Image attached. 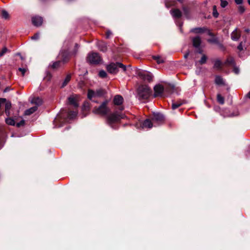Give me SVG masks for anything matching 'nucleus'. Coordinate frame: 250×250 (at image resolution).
I'll return each instance as SVG.
<instances>
[{"label": "nucleus", "instance_id": "5", "mask_svg": "<svg viewBox=\"0 0 250 250\" xmlns=\"http://www.w3.org/2000/svg\"><path fill=\"white\" fill-rule=\"evenodd\" d=\"M86 60L90 64H97L101 62L102 59L98 53L92 52L88 54Z\"/></svg>", "mask_w": 250, "mask_h": 250}, {"label": "nucleus", "instance_id": "58", "mask_svg": "<svg viewBox=\"0 0 250 250\" xmlns=\"http://www.w3.org/2000/svg\"><path fill=\"white\" fill-rule=\"evenodd\" d=\"M247 95L249 97V98L250 99V92Z\"/></svg>", "mask_w": 250, "mask_h": 250}, {"label": "nucleus", "instance_id": "42", "mask_svg": "<svg viewBox=\"0 0 250 250\" xmlns=\"http://www.w3.org/2000/svg\"><path fill=\"white\" fill-rule=\"evenodd\" d=\"M245 11V9L244 6L240 5L238 7V11L240 14L243 13Z\"/></svg>", "mask_w": 250, "mask_h": 250}, {"label": "nucleus", "instance_id": "19", "mask_svg": "<svg viewBox=\"0 0 250 250\" xmlns=\"http://www.w3.org/2000/svg\"><path fill=\"white\" fill-rule=\"evenodd\" d=\"M192 42H193V45L195 47L198 48L200 46L201 42L200 38L198 36L193 38L192 39Z\"/></svg>", "mask_w": 250, "mask_h": 250}, {"label": "nucleus", "instance_id": "7", "mask_svg": "<svg viewBox=\"0 0 250 250\" xmlns=\"http://www.w3.org/2000/svg\"><path fill=\"white\" fill-rule=\"evenodd\" d=\"M137 74L142 79L145 81L150 82L152 80L153 77L152 74L147 71L143 70H139L137 72Z\"/></svg>", "mask_w": 250, "mask_h": 250}, {"label": "nucleus", "instance_id": "44", "mask_svg": "<svg viewBox=\"0 0 250 250\" xmlns=\"http://www.w3.org/2000/svg\"><path fill=\"white\" fill-rule=\"evenodd\" d=\"M24 124H25V121L24 120H22L20 122L16 124V126L17 127H20L21 126L24 125Z\"/></svg>", "mask_w": 250, "mask_h": 250}, {"label": "nucleus", "instance_id": "33", "mask_svg": "<svg viewBox=\"0 0 250 250\" xmlns=\"http://www.w3.org/2000/svg\"><path fill=\"white\" fill-rule=\"evenodd\" d=\"M204 31V29L202 28H195L192 29L191 32H195L196 33H202Z\"/></svg>", "mask_w": 250, "mask_h": 250}, {"label": "nucleus", "instance_id": "56", "mask_svg": "<svg viewBox=\"0 0 250 250\" xmlns=\"http://www.w3.org/2000/svg\"><path fill=\"white\" fill-rule=\"evenodd\" d=\"M245 32H249L250 31V29H246L245 30Z\"/></svg>", "mask_w": 250, "mask_h": 250}, {"label": "nucleus", "instance_id": "4", "mask_svg": "<svg viewBox=\"0 0 250 250\" xmlns=\"http://www.w3.org/2000/svg\"><path fill=\"white\" fill-rule=\"evenodd\" d=\"M121 68L124 71L126 70V66L121 62L111 63L106 67L108 72L111 74H116L118 72V69Z\"/></svg>", "mask_w": 250, "mask_h": 250}, {"label": "nucleus", "instance_id": "38", "mask_svg": "<svg viewBox=\"0 0 250 250\" xmlns=\"http://www.w3.org/2000/svg\"><path fill=\"white\" fill-rule=\"evenodd\" d=\"M7 51L8 49L6 47L2 48V50L0 51V57L3 56Z\"/></svg>", "mask_w": 250, "mask_h": 250}, {"label": "nucleus", "instance_id": "21", "mask_svg": "<svg viewBox=\"0 0 250 250\" xmlns=\"http://www.w3.org/2000/svg\"><path fill=\"white\" fill-rule=\"evenodd\" d=\"M38 108L37 106H33L27 110H26L24 112V115H30L31 114L35 112L37 110Z\"/></svg>", "mask_w": 250, "mask_h": 250}, {"label": "nucleus", "instance_id": "52", "mask_svg": "<svg viewBox=\"0 0 250 250\" xmlns=\"http://www.w3.org/2000/svg\"><path fill=\"white\" fill-rule=\"evenodd\" d=\"M188 55H189V52H188L186 54H185L184 58L185 59H187L188 58Z\"/></svg>", "mask_w": 250, "mask_h": 250}, {"label": "nucleus", "instance_id": "25", "mask_svg": "<svg viewBox=\"0 0 250 250\" xmlns=\"http://www.w3.org/2000/svg\"><path fill=\"white\" fill-rule=\"evenodd\" d=\"M71 76L70 74H68L66 76V78H65L64 81L63 82V83H62V84L61 86V88H63L67 85V84L70 81V80L71 79Z\"/></svg>", "mask_w": 250, "mask_h": 250}, {"label": "nucleus", "instance_id": "61", "mask_svg": "<svg viewBox=\"0 0 250 250\" xmlns=\"http://www.w3.org/2000/svg\"><path fill=\"white\" fill-rule=\"evenodd\" d=\"M248 2L249 4L250 5V0H248Z\"/></svg>", "mask_w": 250, "mask_h": 250}, {"label": "nucleus", "instance_id": "8", "mask_svg": "<svg viewBox=\"0 0 250 250\" xmlns=\"http://www.w3.org/2000/svg\"><path fill=\"white\" fill-rule=\"evenodd\" d=\"M154 97H162L164 88L163 85L161 84H157L154 87Z\"/></svg>", "mask_w": 250, "mask_h": 250}, {"label": "nucleus", "instance_id": "18", "mask_svg": "<svg viewBox=\"0 0 250 250\" xmlns=\"http://www.w3.org/2000/svg\"><path fill=\"white\" fill-rule=\"evenodd\" d=\"M5 113L7 116L10 115V109L11 107V103L9 101H6L5 103Z\"/></svg>", "mask_w": 250, "mask_h": 250}, {"label": "nucleus", "instance_id": "23", "mask_svg": "<svg viewBox=\"0 0 250 250\" xmlns=\"http://www.w3.org/2000/svg\"><path fill=\"white\" fill-rule=\"evenodd\" d=\"M215 83L217 85H223L224 82L223 78L220 76H216L215 77Z\"/></svg>", "mask_w": 250, "mask_h": 250}, {"label": "nucleus", "instance_id": "22", "mask_svg": "<svg viewBox=\"0 0 250 250\" xmlns=\"http://www.w3.org/2000/svg\"><path fill=\"white\" fill-rule=\"evenodd\" d=\"M42 103V100L39 97L35 98L31 101V103L35 104L37 107L41 105Z\"/></svg>", "mask_w": 250, "mask_h": 250}, {"label": "nucleus", "instance_id": "59", "mask_svg": "<svg viewBox=\"0 0 250 250\" xmlns=\"http://www.w3.org/2000/svg\"><path fill=\"white\" fill-rule=\"evenodd\" d=\"M123 109H124V107H121L120 108V110H123Z\"/></svg>", "mask_w": 250, "mask_h": 250}, {"label": "nucleus", "instance_id": "50", "mask_svg": "<svg viewBox=\"0 0 250 250\" xmlns=\"http://www.w3.org/2000/svg\"><path fill=\"white\" fill-rule=\"evenodd\" d=\"M235 2L237 4H241L243 2V0H235Z\"/></svg>", "mask_w": 250, "mask_h": 250}, {"label": "nucleus", "instance_id": "41", "mask_svg": "<svg viewBox=\"0 0 250 250\" xmlns=\"http://www.w3.org/2000/svg\"><path fill=\"white\" fill-rule=\"evenodd\" d=\"M228 4V2L226 0H221V6L223 8L226 7Z\"/></svg>", "mask_w": 250, "mask_h": 250}, {"label": "nucleus", "instance_id": "11", "mask_svg": "<svg viewBox=\"0 0 250 250\" xmlns=\"http://www.w3.org/2000/svg\"><path fill=\"white\" fill-rule=\"evenodd\" d=\"M32 22L34 25L40 26L43 22L42 18L40 16H35L32 18Z\"/></svg>", "mask_w": 250, "mask_h": 250}, {"label": "nucleus", "instance_id": "14", "mask_svg": "<svg viewBox=\"0 0 250 250\" xmlns=\"http://www.w3.org/2000/svg\"><path fill=\"white\" fill-rule=\"evenodd\" d=\"M123 100V98L121 96L118 95L114 97L113 102L115 105H120L122 104Z\"/></svg>", "mask_w": 250, "mask_h": 250}, {"label": "nucleus", "instance_id": "32", "mask_svg": "<svg viewBox=\"0 0 250 250\" xmlns=\"http://www.w3.org/2000/svg\"><path fill=\"white\" fill-rule=\"evenodd\" d=\"M217 99L218 102L221 104H224V98L220 94H217Z\"/></svg>", "mask_w": 250, "mask_h": 250}, {"label": "nucleus", "instance_id": "28", "mask_svg": "<svg viewBox=\"0 0 250 250\" xmlns=\"http://www.w3.org/2000/svg\"><path fill=\"white\" fill-rule=\"evenodd\" d=\"M5 122L8 125H15V121L11 118H6Z\"/></svg>", "mask_w": 250, "mask_h": 250}, {"label": "nucleus", "instance_id": "36", "mask_svg": "<svg viewBox=\"0 0 250 250\" xmlns=\"http://www.w3.org/2000/svg\"><path fill=\"white\" fill-rule=\"evenodd\" d=\"M106 75H107V74L105 71L102 70H101L99 71V76L100 77L104 78L106 77Z\"/></svg>", "mask_w": 250, "mask_h": 250}, {"label": "nucleus", "instance_id": "34", "mask_svg": "<svg viewBox=\"0 0 250 250\" xmlns=\"http://www.w3.org/2000/svg\"><path fill=\"white\" fill-rule=\"evenodd\" d=\"M1 16L5 19H7L9 18V14L6 10H2L1 11Z\"/></svg>", "mask_w": 250, "mask_h": 250}, {"label": "nucleus", "instance_id": "3", "mask_svg": "<svg viewBox=\"0 0 250 250\" xmlns=\"http://www.w3.org/2000/svg\"><path fill=\"white\" fill-rule=\"evenodd\" d=\"M151 95L150 88L146 85L140 86L137 89L136 97L141 102H145Z\"/></svg>", "mask_w": 250, "mask_h": 250}, {"label": "nucleus", "instance_id": "24", "mask_svg": "<svg viewBox=\"0 0 250 250\" xmlns=\"http://www.w3.org/2000/svg\"><path fill=\"white\" fill-rule=\"evenodd\" d=\"M225 64L227 65H231V66H234L235 65V62L234 60L232 57H229L227 59V60L225 62Z\"/></svg>", "mask_w": 250, "mask_h": 250}, {"label": "nucleus", "instance_id": "20", "mask_svg": "<svg viewBox=\"0 0 250 250\" xmlns=\"http://www.w3.org/2000/svg\"><path fill=\"white\" fill-rule=\"evenodd\" d=\"M68 103L69 104L73 105L74 107H78V104L77 103L76 98L74 96H70L68 98Z\"/></svg>", "mask_w": 250, "mask_h": 250}, {"label": "nucleus", "instance_id": "6", "mask_svg": "<svg viewBox=\"0 0 250 250\" xmlns=\"http://www.w3.org/2000/svg\"><path fill=\"white\" fill-rule=\"evenodd\" d=\"M107 102H104L98 107H95L93 109V112L95 114L105 115L109 111V108L107 107Z\"/></svg>", "mask_w": 250, "mask_h": 250}, {"label": "nucleus", "instance_id": "12", "mask_svg": "<svg viewBox=\"0 0 250 250\" xmlns=\"http://www.w3.org/2000/svg\"><path fill=\"white\" fill-rule=\"evenodd\" d=\"M153 126V124L149 119H146L140 125V128L142 129H150Z\"/></svg>", "mask_w": 250, "mask_h": 250}, {"label": "nucleus", "instance_id": "40", "mask_svg": "<svg viewBox=\"0 0 250 250\" xmlns=\"http://www.w3.org/2000/svg\"><path fill=\"white\" fill-rule=\"evenodd\" d=\"M90 108V105L88 102H84L83 104V109L84 110L89 109Z\"/></svg>", "mask_w": 250, "mask_h": 250}, {"label": "nucleus", "instance_id": "15", "mask_svg": "<svg viewBox=\"0 0 250 250\" xmlns=\"http://www.w3.org/2000/svg\"><path fill=\"white\" fill-rule=\"evenodd\" d=\"M99 49L102 52H106L107 50L106 43L103 42H99L97 43Z\"/></svg>", "mask_w": 250, "mask_h": 250}, {"label": "nucleus", "instance_id": "62", "mask_svg": "<svg viewBox=\"0 0 250 250\" xmlns=\"http://www.w3.org/2000/svg\"><path fill=\"white\" fill-rule=\"evenodd\" d=\"M74 54H76V51H75V52H74Z\"/></svg>", "mask_w": 250, "mask_h": 250}, {"label": "nucleus", "instance_id": "17", "mask_svg": "<svg viewBox=\"0 0 250 250\" xmlns=\"http://www.w3.org/2000/svg\"><path fill=\"white\" fill-rule=\"evenodd\" d=\"M240 37V34L237 30V28L232 32L231 34V38L233 41H237Z\"/></svg>", "mask_w": 250, "mask_h": 250}, {"label": "nucleus", "instance_id": "29", "mask_svg": "<svg viewBox=\"0 0 250 250\" xmlns=\"http://www.w3.org/2000/svg\"><path fill=\"white\" fill-rule=\"evenodd\" d=\"M221 65H222L221 62L219 60H217L214 62V68L219 69L221 67Z\"/></svg>", "mask_w": 250, "mask_h": 250}, {"label": "nucleus", "instance_id": "43", "mask_svg": "<svg viewBox=\"0 0 250 250\" xmlns=\"http://www.w3.org/2000/svg\"><path fill=\"white\" fill-rule=\"evenodd\" d=\"M183 10L184 11V14L185 15L186 17L187 18H188V9L187 8H186V7H183Z\"/></svg>", "mask_w": 250, "mask_h": 250}, {"label": "nucleus", "instance_id": "46", "mask_svg": "<svg viewBox=\"0 0 250 250\" xmlns=\"http://www.w3.org/2000/svg\"><path fill=\"white\" fill-rule=\"evenodd\" d=\"M19 70L21 72L22 75L24 76V74H25V72L26 71V69L25 68H21V67H20V68H19Z\"/></svg>", "mask_w": 250, "mask_h": 250}, {"label": "nucleus", "instance_id": "31", "mask_svg": "<svg viewBox=\"0 0 250 250\" xmlns=\"http://www.w3.org/2000/svg\"><path fill=\"white\" fill-rule=\"evenodd\" d=\"M153 59L156 61L158 64L162 63L164 62V59L159 56H154Z\"/></svg>", "mask_w": 250, "mask_h": 250}, {"label": "nucleus", "instance_id": "35", "mask_svg": "<svg viewBox=\"0 0 250 250\" xmlns=\"http://www.w3.org/2000/svg\"><path fill=\"white\" fill-rule=\"evenodd\" d=\"M213 15L215 18H217L219 16V14L216 10V6L215 5L213 7Z\"/></svg>", "mask_w": 250, "mask_h": 250}, {"label": "nucleus", "instance_id": "27", "mask_svg": "<svg viewBox=\"0 0 250 250\" xmlns=\"http://www.w3.org/2000/svg\"><path fill=\"white\" fill-rule=\"evenodd\" d=\"M207 60V57L205 55H203L199 62H195V65H197L199 63L200 64H204L206 62Z\"/></svg>", "mask_w": 250, "mask_h": 250}, {"label": "nucleus", "instance_id": "1", "mask_svg": "<svg viewBox=\"0 0 250 250\" xmlns=\"http://www.w3.org/2000/svg\"><path fill=\"white\" fill-rule=\"evenodd\" d=\"M77 115V112L76 111H68L66 109H62L53 121V127L59 128L62 126L63 124L73 119Z\"/></svg>", "mask_w": 250, "mask_h": 250}, {"label": "nucleus", "instance_id": "47", "mask_svg": "<svg viewBox=\"0 0 250 250\" xmlns=\"http://www.w3.org/2000/svg\"><path fill=\"white\" fill-rule=\"evenodd\" d=\"M237 48L238 50H239L240 51H242L243 49V42H241L238 45V47H237Z\"/></svg>", "mask_w": 250, "mask_h": 250}, {"label": "nucleus", "instance_id": "45", "mask_svg": "<svg viewBox=\"0 0 250 250\" xmlns=\"http://www.w3.org/2000/svg\"><path fill=\"white\" fill-rule=\"evenodd\" d=\"M39 37H40V34H39V33H37L35 34L34 36H32L31 37V39L32 40H37L39 39Z\"/></svg>", "mask_w": 250, "mask_h": 250}, {"label": "nucleus", "instance_id": "26", "mask_svg": "<svg viewBox=\"0 0 250 250\" xmlns=\"http://www.w3.org/2000/svg\"><path fill=\"white\" fill-rule=\"evenodd\" d=\"M183 104V103L181 101H178L177 102H174L173 101H172V109H173V110L176 109V108H178L181 105H182Z\"/></svg>", "mask_w": 250, "mask_h": 250}, {"label": "nucleus", "instance_id": "51", "mask_svg": "<svg viewBox=\"0 0 250 250\" xmlns=\"http://www.w3.org/2000/svg\"><path fill=\"white\" fill-rule=\"evenodd\" d=\"M47 77L48 78V80H50V79H51V74L48 72V73H47Z\"/></svg>", "mask_w": 250, "mask_h": 250}, {"label": "nucleus", "instance_id": "30", "mask_svg": "<svg viewBox=\"0 0 250 250\" xmlns=\"http://www.w3.org/2000/svg\"><path fill=\"white\" fill-rule=\"evenodd\" d=\"M61 63V61H57L53 62L52 64H50L49 66H50L53 69H56L60 67V64Z\"/></svg>", "mask_w": 250, "mask_h": 250}, {"label": "nucleus", "instance_id": "57", "mask_svg": "<svg viewBox=\"0 0 250 250\" xmlns=\"http://www.w3.org/2000/svg\"><path fill=\"white\" fill-rule=\"evenodd\" d=\"M75 47H76L77 49H78V48H79V46H78V44H77V43H76V44H75Z\"/></svg>", "mask_w": 250, "mask_h": 250}, {"label": "nucleus", "instance_id": "9", "mask_svg": "<svg viewBox=\"0 0 250 250\" xmlns=\"http://www.w3.org/2000/svg\"><path fill=\"white\" fill-rule=\"evenodd\" d=\"M59 57L61 59V62H62L63 63L67 62L70 58L68 51L63 50H62L60 52L59 54Z\"/></svg>", "mask_w": 250, "mask_h": 250}, {"label": "nucleus", "instance_id": "54", "mask_svg": "<svg viewBox=\"0 0 250 250\" xmlns=\"http://www.w3.org/2000/svg\"><path fill=\"white\" fill-rule=\"evenodd\" d=\"M208 41L209 42H216V40H209Z\"/></svg>", "mask_w": 250, "mask_h": 250}, {"label": "nucleus", "instance_id": "39", "mask_svg": "<svg viewBox=\"0 0 250 250\" xmlns=\"http://www.w3.org/2000/svg\"><path fill=\"white\" fill-rule=\"evenodd\" d=\"M95 92L96 93L97 97L103 96L104 93V90L102 89H98L95 91Z\"/></svg>", "mask_w": 250, "mask_h": 250}, {"label": "nucleus", "instance_id": "10", "mask_svg": "<svg viewBox=\"0 0 250 250\" xmlns=\"http://www.w3.org/2000/svg\"><path fill=\"white\" fill-rule=\"evenodd\" d=\"M152 120L154 123L161 124L164 121V116L160 113H154Z\"/></svg>", "mask_w": 250, "mask_h": 250}, {"label": "nucleus", "instance_id": "53", "mask_svg": "<svg viewBox=\"0 0 250 250\" xmlns=\"http://www.w3.org/2000/svg\"><path fill=\"white\" fill-rule=\"evenodd\" d=\"M10 90L9 88L6 87L3 91L4 92H7Z\"/></svg>", "mask_w": 250, "mask_h": 250}, {"label": "nucleus", "instance_id": "49", "mask_svg": "<svg viewBox=\"0 0 250 250\" xmlns=\"http://www.w3.org/2000/svg\"><path fill=\"white\" fill-rule=\"evenodd\" d=\"M112 35V32L110 30H108L106 31V38H109V37Z\"/></svg>", "mask_w": 250, "mask_h": 250}, {"label": "nucleus", "instance_id": "13", "mask_svg": "<svg viewBox=\"0 0 250 250\" xmlns=\"http://www.w3.org/2000/svg\"><path fill=\"white\" fill-rule=\"evenodd\" d=\"M170 14L173 18H179L182 16L181 11L178 9H174L170 10Z\"/></svg>", "mask_w": 250, "mask_h": 250}, {"label": "nucleus", "instance_id": "55", "mask_svg": "<svg viewBox=\"0 0 250 250\" xmlns=\"http://www.w3.org/2000/svg\"><path fill=\"white\" fill-rule=\"evenodd\" d=\"M17 55L20 56V57H21V60H23V57H22V56L21 55V54H20V53H17Z\"/></svg>", "mask_w": 250, "mask_h": 250}, {"label": "nucleus", "instance_id": "2", "mask_svg": "<svg viewBox=\"0 0 250 250\" xmlns=\"http://www.w3.org/2000/svg\"><path fill=\"white\" fill-rule=\"evenodd\" d=\"M125 116L124 114L116 111L109 114L106 117V124L112 128L117 129L119 127L120 122Z\"/></svg>", "mask_w": 250, "mask_h": 250}, {"label": "nucleus", "instance_id": "37", "mask_svg": "<svg viewBox=\"0 0 250 250\" xmlns=\"http://www.w3.org/2000/svg\"><path fill=\"white\" fill-rule=\"evenodd\" d=\"M174 3V2L172 1L171 3V1L170 0H167L165 2V5L167 8H169L173 5Z\"/></svg>", "mask_w": 250, "mask_h": 250}, {"label": "nucleus", "instance_id": "48", "mask_svg": "<svg viewBox=\"0 0 250 250\" xmlns=\"http://www.w3.org/2000/svg\"><path fill=\"white\" fill-rule=\"evenodd\" d=\"M233 72L236 74H238L239 73V69L238 67L234 66L233 68Z\"/></svg>", "mask_w": 250, "mask_h": 250}, {"label": "nucleus", "instance_id": "16", "mask_svg": "<svg viewBox=\"0 0 250 250\" xmlns=\"http://www.w3.org/2000/svg\"><path fill=\"white\" fill-rule=\"evenodd\" d=\"M87 97L89 100H91L92 101L94 102H96V101H95V100H92L93 98H95L97 97L96 93L94 90L91 89L88 90L87 93Z\"/></svg>", "mask_w": 250, "mask_h": 250}, {"label": "nucleus", "instance_id": "60", "mask_svg": "<svg viewBox=\"0 0 250 250\" xmlns=\"http://www.w3.org/2000/svg\"><path fill=\"white\" fill-rule=\"evenodd\" d=\"M198 52H199V53H202V51L200 50H199Z\"/></svg>", "mask_w": 250, "mask_h": 250}]
</instances>
